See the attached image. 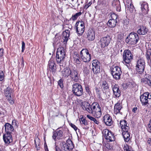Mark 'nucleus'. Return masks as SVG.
Wrapping results in <instances>:
<instances>
[{
  "label": "nucleus",
  "instance_id": "f257e3e1",
  "mask_svg": "<svg viewBox=\"0 0 151 151\" xmlns=\"http://www.w3.org/2000/svg\"><path fill=\"white\" fill-rule=\"evenodd\" d=\"M65 56V52L63 47H60L56 52V60L58 64L60 66H63L65 64L64 59Z\"/></svg>",
  "mask_w": 151,
  "mask_h": 151
},
{
  "label": "nucleus",
  "instance_id": "f03ea898",
  "mask_svg": "<svg viewBox=\"0 0 151 151\" xmlns=\"http://www.w3.org/2000/svg\"><path fill=\"white\" fill-rule=\"evenodd\" d=\"M140 98L142 105L151 107V93L145 92L140 95Z\"/></svg>",
  "mask_w": 151,
  "mask_h": 151
},
{
  "label": "nucleus",
  "instance_id": "7ed1b4c3",
  "mask_svg": "<svg viewBox=\"0 0 151 151\" xmlns=\"http://www.w3.org/2000/svg\"><path fill=\"white\" fill-rule=\"evenodd\" d=\"M139 40L138 34L134 32L131 33L126 39V43L130 45L136 44Z\"/></svg>",
  "mask_w": 151,
  "mask_h": 151
},
{
  "label": "nucleus",
  "instance_id": "20e7f679",
  "mask_svg": "<svg viewBox=\"0 0 151 151\" xmlns=\"http://www.w3.org/2000/svg\"><path fill=\"white\" fill-rule=\"evenodd\" d=\"M92 114L97 118H100L101 116V107L99 104L97 102H94L92 104Z\"/></svg>",
  "mask_w": 151,
  "mask_h": 151
},
{
  "label": "nucleus",
  "instance_id": "39448f33",
  "mask_svg": "<svg viewBox=\"0 0 151 151\" xmlns=\"http://www.w3.org/2000/svg\"><path fill=\"white\" fill-rule=\"evenodd\" d=\"M60 145L62 150L64 151H71L74 147L73 142L70 139H68L66 142H61Z\"/></svg>",
  "mask_w": 151,
  "mask_h": 151
},
{
  "label": "nucleus",
  "instance_id": "423d86ee",
  "mask_svg": "<svg viewBox=\"0 0 151 151\" xmlns=\"http://www.w3.org/2000/svg\"><path fill=\"white\" fill-rule=\"evenodd\" d=\"M81 59L84 62H89L91 59V55L89 51L86 49H82L80 52Z\"/></svg>",
  "mask_w": 151,
  "mask_h": 151
},
{
  "label": "nucleus",
  "instance_id": "0eeeda50",
  "mask_svg": "<svg viewBox=\"0 0 151 151\" xmlns=\"http://www.w3.org/2000/svg\"><path fill=\"white\" fill-rule=\"evenodd\" d=\"M72 91L75 95L77 96H80L83 93L82 86L77 83H74L72 85Z\"/></svg>",
  "mask_w": 151,
  "mask_h": 151
},
{
  "label": "nucleus",
  "instance_id": "6e6552de",
  "mask_svg": "<svg viewBox=\"0 0 151 151\" xmlns=\"http://www.w3.org/2000/svg\"><path fill=\"white\" fill-rule=\"evenodd\" d=\"M111 74L114 78L116 80L120 78V76L122 71L121 69L118 66H114L111 68Z\"/></svg>",
  "mask_w": 151,
  "mask_h": 151
},
{
  "label": "nucleus",
  "instance_id": "1a4fd4ad",
  "mask_svg": "<svg viewBox=\"0 0 151 151\" xmlns=\"http://www.w3.org/2000/svg\"><path fill=\"white\" fill-rule=\"evenodd\" d=\"M133 55L131 51L128 50H125L123 53V61L126 63L129 64L133 59Z\"/></svg>",
  "mask_w": 151,
  "mask_h": 151
},
{
  "label": "nucleus",
  "instance_id": "9d476101",
  "mask_svg": "<svg viewBox=\"0 0 151 151\" xmlns=\"http://www.w3.org/2000/svg\"><path fill=\"white\" fill-rule=\"evenodd\" d=\"M102 133L104 137L108 142L114 140V136L113 133L107 129H104L102 131Z\"/></svg>",
  "mask_w": 151,
  "mask_h": 151
},
{
  "label": "nucleus",
  "instance_id": "9b49d317",
  "mask_svg": "<svg viewBox=\"0 0 151 151\" xmlns=\"http://www.w3.org/2000/svg\"><path fill=\"white\" fill-rule=\"evenodd\" d=\"M145 66V63L144 59H140L138 60L136 65V69L139 73L141 74L144 72Z\"/></svg>",
  "mask_w": 151,
  "mask_h": 151
},
{
  "label": "nucleus",
  "instance_id": "f8f14e48",
  "mask_svg": "<svg viewBox=\"0 0 151 151\" xmlns=\"http://www.w3.org/2000/svg\"><path fill=\"white\" fill-rule=\"evenodd\" d=\"M100 63L98 60H95L92 61V70L94 74H96L100 72Z\"/></svg>",
  "mask_w": 151,
  "mask_h": 151
},
{
  "label": "nucleus",
  "instance_id": "ddd939ff",
  "mask_svg": "<svg viewBox=\"0 0 151 151\" xmlns=\"http://www.w3.org/2000/svg\"><path fill=\"white\" fill-rule=\"evenodd\" d=\"M76 27V32L78 36L82 35L84 31L85 27L84 24L83 22H80L76 23L77 24Z\"/></svg>",
  "mask_w": 151,
  "mask_h": 151
},
{
  "label": "nucleus",
  "instance_id": "4468645a",
  "mask_svg": "<svg viewBox=\"0 0 151 151\" xmlns=\"http://www.w3.org/2000/svg\"><path fill=\"white\" fill-rule=\"evenodd\" d=\"M111 40L109 36H107L105 37L102 38L100 41V43L101 47L104 48L107 46L109 44Z\"/></svg>",
  "mask_w": 151,
  "mask_h": 151
},
{
  "label": "nucleus",
  "instance_id": "2eb2a0df",
  "mask_svg": "<svg viewBox=\"0 0 151 151\" xmlns=\"http://www.w3.org/2000/svg\"><path fill=\"white\" fill-rule=\"evenodd\" d=\"M95 33L94 29H89L86 35V37L89 41H93L95 38Z\"/></svg>",
  "mask_w": 151,
  "mask_h": 151
},
{
  "label": "nucleus",
  "instance_id": "dca6fc26",
  "mask_svg": "<svg viewBox=\"0 0 151 151\" xmlns=\"http://www.w3.org/2000/svg\"><path fill=\"white\" fill-rule=\"evenodd\" d=\"M111 87L113 92L114 95L115 97H119L121 95V91L118 84H111Z\"/></svg>",
  "mask_w": 151,
  "mask_h": 151
},
{
  "label": "nucleus",
  "instance_id": "f3484780",
  "mask_svg": "<svg viewBox=\"0 0 151 151\" xmlns=\"http://www.w3.org/2000/svg\"><path fill=\"white\" fill-rule=\"evenodd\" d=\"M103 121L107 126H111L113 123L112 117L109 114H106L104 116Z\"/></svg>",
  "mask_w": 151,
  "mask_h": 151
},
{
  "label": "nucleus",
  "instance_id": "a211bd4d",
  "mask_svg": "<svg viewBox=\"0 0 151 151\" xmlns=\"http://www.w3.org/2000/svg\"><path fill=\"white\" fill-rule=\"evenodd\" d=\"M141 82L143 84L151 86V76L149 75H145L144 78L141 79Z\"/></svg>",
  "mask_w": 151,
  "mask_h": 151
},
{
  "label": "nucleus",
  "instance_id": "6ab92c4d",
  "mask_svg": "<svg viewBox=\"0 0 151 151\" xmlns=\"http://www.w3.org/2000/svg\"><path fill=\"white\" fill-rule=\"evenodd\" d=\"M61 73L62 78H66L70 74L71 70L69 68L66 67L63 70Z\"/></svg>",
  "mask_w": 151,
  "mask_h": 151
},
{
  "label": "nucleus",
  "instance_id": "aec40b11",
  "mask_svg": "<svg viewBox=\"0 0 151 151\" xmlns=\"http://www.w3.org/2000/svg\"><path fill=\"white\" fill-rule=\"evenodd\" d=\"M4 127L5 134H11L12 132L14 130L13 126L9 123H6L4 125Z\"/></svg>",
  "mask_w": 151,
  "mask_h": 151
},
{
  "label": "nucleus",
  "instance_id": "412c9836",
  "mask_svg": "<svg viewBox=\"0 0 151 151\" xmlns=\"http://www.w3.org/2000/svg\"><path fill=\"white\" fill-rule=\"evenodd\" d=\"M3 139L5 143L9 144L12 141L11 134H5L3 136Z\"/></svg>",
  "mask_w": 151,
  "mask_h": 151
},
{
  "label": "nucleus",
  "instance_id": "4be33fe9",
  "mask_svg": "<svg viewBox=\"0 0 151 151\" xmlns=\"http://www.w3.org/2000/svg\"><path fill=\"white\" fill-rule=\"evenodd\" d=\"M119 126L121 127L122 131L128 130L129 129V126L127 125V122L125 120H122L120 121Z\"/></svg>",
  "mask_w": 151,
  "mask_h": 151
},
{
  "label": "nucleus",
  "instance_id": "5701e85b",
  "mask_svg": "<svg viewBox=\"0 0 151 151\" xmlns=\"http://www.w3.org/2000/svg\"><path fill=\"white\" fill-rule=\"evenodd\" d=\"M48 67L51 69L52 73H55L56 71V65L54 61L51 60L49 61Z\"/></svg>",
  "mask_w": 151,
  "mask_h": 151
},
{
  "label": "nucleus",
  "instance_id": "b1692460",
  "mask_svg": "<svg viewBox=\"0 0 151 151\" xmlns=\"http://www.w3.org/2000/svg\"><path fill=\"white\" fill-rule=\"evenodd\" d=\"M62 35L63 42L65 44L67 42L70 36L69 31L68 30H66L63 32Z\"/></svg>",
  "mask_w": 151,
  "mask_h": 151
},
{
  "label": "nucleus",
  "instance_id": "393cba45",
  "mask_svg": "<svg viewBox=\"0 0 151 151\" xmlns=\"http://www.w3.org/2000/svg\"><path fill=\"white\" fill-rule=\"evenodd\" d=\"M122 135L124 141L126 142H129L130 139V134L128 132V130L122 131Z\"/></svg>",
  "mask_w": 151,
  "mask_h": 151
},
{
  "label": "nucleus",
  "instance_id": "a878e982",
  "mask_svg": "<svg viewBox=\"0 0 151 151\" xmlns=\"http://www.w3.org/2000/svg\"><path fill=\"white\" fill-rule=\"evenodd\" d=\"M122 104L120 102H118L116 104L114 107V114H117L120 113V111L122 109Z\"/></svg>",
  "mask_w": 151,
  "mask_h": 151
},
{
  "label": "nucleus",
  "instance_id": "bb28decb",
  "mask_svg": "<svg viewBox=\"0 0 151 151\" xmlns=\"http://www.w3.org/2000/svg\"><path fill=\"white\" fill-rule=\"evenodd\" d=\"M148 31V29L145 27L142 26L138 30L137 32L139 35H144L147 33Z\"/></svg>",
  "mask_w": 151,
  "mask_h": 151
},
{
  "label": "nucleus",
  "instance_id": "cd10ccee",
  "mask_svg": "<svg viewBox=\"0 0 151 151\" xmlns=\"http://www.w3.org/2000/svg\"><path fill=\"white\" fill-rule=\"evenodd\" d=\"M70 75L72 80L75 81H77L78 79V73L76 70L71 71V73Z\"/></svg>",
  "mask_w": 151,
  "mask_h": 151
},
{
  "label": "nucleus",
  "instance_id": "c85d7f7f",
  "mask_svg": "<svg viewBox=\"0 0 151 151\" xmlns=\"http://www.w3.org/2000/svg\"><path fill=\"white\" fill-rule=\"evenodd\" d=\"M112 5L113 9H120L121 6L119 0H114L112 1Z\"/></svg>",
  "mask_w": 151,
  "mask_h": 151
},
{
  "label": "nucleus",
  "instance_id": "c756f323",
  "mask_svg": "<svg viewBox=\"0 0 151 151\" xmlns=\"http://www.w3.org/2000/svg\"><path fill=\"white\" fill-rule=\"evenodd\" d=\"M117 22V20H114L110 19L108 21L107 24L109 27H114L116 26Z\"/></svg>",
  "mask_w": 151,
  "mask_h": 151
},
{
  "label": "nucleus",
  "instance_id": "7c9ffc66",
  "mask_svg": "<svg viewBox=\"0 0 151 151\" xmlns=\"http://www.w3.org/2000/svg\"><path fill=\"white\" fill-rule=\"evenodd\" d=\"M81 123L82 126L83 127V128L85 129H88L89 127L88 126V122L87 120L83 118H81Z\"/></svg>",
  "mask_w": 151,
  "mask_h": 151
},
{
  "label": "nucleus",
  "instance_id": "2f4dec72",
  "mask_svg": "<svg viewBox=\"0 0 151 151\" xmlns=\"http://www.w3.org/2000/svg\"><path fill=\"white\" fill-rule=\"evenodd\" d=\"M101 88L103 90H107L109 88V86L108 83L106 81H104L101 84Z\"/></svg>",
  "mask_w": 151,
  "mask_h": 151
},
{
  "label": "nucleus",
  "instance_id": "473e14b6",
  "mask_svg": "<svg viewBox=\"0 0 151 151\" xmlns=\"http://www.w3.org/2000/svg\"><path fill=\"white\" fill-rule=\"evenodd\" d=\"M12 91L11 88L9 87L4 90V94L6 97L11 96Z\"/></svg>",
  "mask_w": 151,
  "mask_h": 151
},
{
  "label": "nucleus",
  "instance_id": "72a5a7b5",
  "mask_svg": "<svg viewBox=\"0 0 151 151\" xmlns=\"http://www.w3.org/2000/svg\"><path fill=\"white\" fill-rule=\"evenodd\" d=\"M74 60L75 63L77 64H79L81 63V60L79 55L78 54H76L75 57L74 58Z\"/></svg>",
  "mask_w": 151,
  "mask_h": 151
},
{
  "label": "nucleus",
  "instance_id": "f704fd0d",
  "mask_svg": "<svg viewBox=\"0 0 151 151\" xmlns=\"http://www.w3.org/2000/svg\"><path fill=\"white\" fill-rule=\"evenodd\" d=\"M83 108L84 110L85 109V110L89 113L92 114V105L91 106L89 104L88 105H87L86 106H84V107H83Z\"/></svg>",
  "mask_w": 151,
  "mask_h": 151
},
{
  "label": "nucleus",
  "instance_id": "c9c22d12",
  "mask_svg": "<svg viewBox=\"0 0 151 151\" xmlns=\"http://www.w3.org/2000/svg\"><path fill=\"white\" fill-rule=\"evenodd\" d=\"M146 57L147 59L150 61V65H151V50H149L147 52L146 54Z\"/></svg>",
  "mask_w": 151,
  "mask_h": 151
},
{
  "label": "nucleus",
  "instance_id": "e433bc0d",
  "mask_svg": "<svg viewBox=\"0 0 151 151\" xmlns=\"http://www.w3.org/2000/svg\"><path fill=\"white\" fill-rule=\"evenodd\" d=\"M83 65V72L86 75H87L89 73L90 71L89 70L88 67V65L87 64H85V65L84 66L83 64H82Z\"/></svg>",
  "mask_w": 151,
  "mask_h": 151
},
{
  "label": "nucleus",
  "instance_id": "4c0bfd02",
  "mask_svg": "<svg viewBox=\"0 0 151 151\" xmlns=\"http://www.w3.org/2000/svg\"><path fill=\"white\" fill-rule=\"evenodd\" d=\"M35 141L36 148L37 150L39 149L40 147L39 146L40 145V140L39 139L37 138L35 139Z\"/></svg>",
  "mask_w": 151,
  "mask_h": 151
},
{
  "label": "nucleus",
  "instance_id": "58836bf2",
  "mask_svg": "<svg viewBox=\"0 0 151 151\" xmlns=\"http://www.w3.org/2000/svg\"><path fill=\"white\" fill-rule=\"evenodd\" d=\"M82 13L81 12H79L76 13L74 15H73L71 18V19L73 20H76L78 17L81 15Z\"/></svg>",
  "mask_w": 151,
  "mask_h": 151
},
{
  "label": "nucleus",
  "instance_id": "ea45409f",
  "mask_svg": "<svg viewBox=\"0 0 151 151\" xmlns=\"http://www.w3.org/2000/svg\"><path fill=\"white\" fill-rule=\"evenodd\" d=\"M123 148L124 151H133L131 147L126 144L124 145Z\"/></svg>",
  "mask_w": 151,
  "mask_h": 151
},
{
  "label": "nucleus",
  "instance_id": "a19ab883",
  "mask_svg": "<svg viewBox=\"0 0 151 151\" xmlns=\"http://www.w3.org/2000/svg\"><path fill=\"white\" fill-rule=\"evenodd\" d=\"M12 124L15 128H17L18 127V122L17 120L14 119L12 121Z\"/></svg>",
  "mask_w": 151,
  "mask_h": 151
},
{
  "label": "nucleus",
  "instance_id": "79ce46f5",
  "mask_svg": "<svg viewBox=\"0 0 151 151\" xmlns=\"http://www.w3.org/2000/svg\"><path fill=\"white\" fill-rule=\"evenodd\" d=\"M141 8L142 9H147L148 5L147 3H144L142 4Z\"/></svg>",
  "mask_w": 151,
  "mask_h": 151
},
{
  "label": "nucleus",
  "instance_id": "37998d69",
  "mask_svg": "<svg viewBox=\"0 0 151 151\" xmlns=\"http://www.w3.org/2000/svg\"><path fill=\"white\" fill-rule=\"evenodd\" d=\"M57 132L58 134V138H60L61 137H62L63 136V132L61 130H57L55 131Z\"/></svg>",
  "mask_w": 151,
  "mask_h": 151
},
{
  "label": "nucleus",
  "instance_id": "c03bdc74",
  "mask_svg": "<svg viewBox=\"0 0 151 151\" xmlns=\"http://www.w3.org/2000/svg\"><path fill=\"white\" fill-rule=\"evenodd\" d=\"M111 19L114 20H117V15L115 13H113L111 15Z\"/></svg>",
  "mask_w": 151,
  "mask_h": 151
},
{
  "label": "nucleus",
  "instance_id": "a18cd8bd",
  "mask_svg": "<svg viewBox=\"0 0 151 151\" xmlns=\"http://www.w3.org/2000/svg\"><path fill=\"white\" fill-rule=\"evenodd\" d=\"M52 138L55 140H56V138L59 139L58 138V134L56 132H54L53 133V135L52 136Z\"/></svg>",
  "mask_w": 151,
  "mask_h": 151
},
{
  "label": "nucleus",
  "instance_id": "49530a36",
  "mask_svg": "<svg viewBox=\"0 0 151 151\" xmlns=\"http://www.w3.org/2000/svg\"><path fill=\"white\" fill-rule=\"evenodd\" d=\"M147 129L148 132L151 133V118L150 120L149 123L147 125Z\"/></svg>",
  "mask_w": 151,
  "mask_h": 151
},
{
  "label": "nucleus",
  "instance_id": "de8ad7c7",
  "mask_svg": "<svg viewBox=\"0 0 151 151\" xmlns=\"http://www.w3.org/2000/svg\"><path fill=\"white\" fill-rule=\"evenodd\" d=\"M6 99L9 101V103L11 104H13L14 103V101L13 99L12 98L11 96H10L6 97Z\"/></svg>",
  "mask_w": 151,
  "mask_h": 151
},
{
  "label": "nucleus",
  "instance_id": "09e8293b",
  "mask_svg": "<svg viewBox=\"0 0 151 151\" xmlns=\"http://www.w3.org/2000/svg\"><path fill=\"white\" fill-rule=\"evenodd\" d=\"M4 72L2 71H0V81H2L4 79Z\"/></svg>",
  "mask_w": 151,
  "mask_h": 151
},
{
  "label": "nucleus",
  "instance_id": "8fccbe9b",
  "mask_svg": "<svg viewBox=\"0 0 151 151\" xmlns=\"http://www.w3.org/2000/svg\"><path fill=\"white\" fill-rule=\"evenodd\" d=\"M58 84L61 88H63V80L62 79H60L58 81Z\"/></svg>",
  "mask_w": 151,
  "mask_h": 151
},
{
  "label": "nucleus",
  "instance_id": "3c124183",
  "mask_svg": "<svg viewBox=\"0 0 151 151\" xmlns=\"http://www.w3.org/2000/svg\"><path fill=\"white\" fill-rule=\"evenodd\" d=\"M128 6V8L130 9H134V7L133 5V4L132 3H130L129 4L127 5Z\"/></svg>",
  "mask_w": 151,
  "mask_h": 151
},
{
  "label": "nucleus",
  "instance_id": "603ef678",
  "mask_svg": "<svg viewBox=\"0 0 151 151\" xmlns=\"http://www.w3.org/2000/svg\"><path fill=\"white\" fill-rule=\"evenodd\" d=\"M25 43L23 41H22V52H24V50L25 48Z\"/></svg>",
  "mask_w": 151,
  "mask_h": 151
},
{
  "label": "nucleus",
  "instance_id": "864d4df0",
  "mask_svg": "<svg viewBox=\"0 0 151 151\" xmlns=\"http://www.w3.org/2000/svg\"><path fill=\"white\" fill-rule=\"evenodd\" d=\"M70 125L71 126V127L73 128L75 131H76L77 130V129L78 128L74 124L71 123L70 124Z\"/></svg>",
  "mask_w": 151,
  "mask_h": 151
},
{
  "label": "nucleus",
  "instance_id": "5fc2aeb1",
  "mask_svg": "<svg viewBox=\"0 0 151 151\" xmlns=\"http://www.w3.org/2000/svg\"><path fill=\"white\" fill-rule=\"evenodd\" d=\"M91 2H89L88 3L85 4L84 6V9H87L91 4Z\"/></svg>",
  "mask_w": 151,
  "mask_h": 151
},
{
  "label": "nucleus",
  "instance_id": "6e6d98bb",
  "mask_svg": "<svg viewBox=\"0 0 151 151\" xmlns=\"http://www.w3.org/2000/svg\"><path fill=\"white\" fill-rule=\"evenodd\" d=\"M129 20L128 19H126L125 20H124L123 24H124V25H127L129 24Z\"/></svg>",
  "mask_w": 151,
  "mask_h": 151
},
{
  "label": "nucleus",
  "instance_id": "4d7b16f0",
  "mask_svg": "<svg viewBox=\"0 0 151 151\" xmlns=\"http://www.w3.org/2000/svg\"><path fill=\"white\" fill-rule=\"evenodd\" d=\"M86 116L88 119L92 121H93L95 119L94 117L90 116L89 115H87Z\"/></svg>",
  "mask_w": 151,
  "mask_h": 151
},
{
  "label": "nucleus",
  "instance_id": "13d9d810",
  "mask_svg": "<svg viewBox=\"0 0 151 151\" xmlns=\"http://www.w3.org/2000/svg\"><path fill=\"white\" fill-rule=\"evenodd\" d=\"M4 50L2 48L0 49V57L3 56V54Z\"/></svg>",
  "mask_w": 151,
  "mask_h": 151
},
{
  "label": "nucleus",
  "instance_id": "bf43d9fd",
  "mask_svg": "<svg viewBox=\"0 0 151 151\" xmlns=\"http://www.w3.org/2000/svg\"><path fill=\"white\" fill-rule=\"evenodd\" d=\"M93 121L94 122V123H95V124L98 125L99 124V121L96 119L95 118L93 120Z\"/></svg>",
  "mask_w": 151,
  "mask_h": 151
},
{
  "label": "nucleus",
  "instance_id": "052dcab7",
  "mask_svg": "<svg viewBox=\"0 0 151 151\" xmlns=\"http://www.w3.org/2000/svg\"><path fill=\"white\" fill-rule=\"evenodd\" d=\"M137 109V107H134L133 108L132 110V111L134 113H136V111Z\"/></svg>",
  "mask_w": 151,
  "mask_h": 151
},
{
  "label": "nucleus",
  "instance_id": "680f3d73",
  "mask_svg": "<svg viewBox=\"0 0 151 151\" xmlns=\"http://www.w3.org/2000/svg\"><path fill=\"white\" fill-rule=\"evenodd\" d=\"M55 151H62L60 148L57 146L55 147Z\"/></svg>",
  "mask_w": 151,
  "mask_h": 151
},
{
  "label": "nucleus",
  "instance_id": "e2e57ef3",
  "mask_svg": "<svg viewBox=\"0 0 151 151\" xmlns=\"http://www.w3.org/2000/svg\"><path fill=\"white\" fill-rule=\"evenodd\" d=\"M85 89H86V91L88 93L89 92V91H90L89 88L88 86H86V88H85Z\"/></svg>",
  "mask_w": 151,
  "mask_h": 151
},
{
  "label": "nucleus",
  "instance_id": "0e129e2a",
  "mask_svg": "<svg viewBox=\"0 0 151 151\" xmlns=\"http://www.w3.org/2000/svg\"><path fill=\"white\" fill-rule=\"evenodd\" d=\"M122 86L123 88L124 89H126L127 88V86L125 84H122Z\"/></svg>",
  "mask_w": 151,
  "mask_h": 151
},
{
  "label": "nucleus",
  "instance_id": "69168bd1",
  "mask_svg": "<svg viewBox=\"0 0 151 151\" xmlns=\"http://www.w3.org/2000/svg\"><path fill=\"white\" fill-rule=\"evenodd\" d=\"M147 142L151 145V138L148 139Z\"/></svg>",
  "mask_w": 151,
  "mask_h": 151
},
{
  "label": "nucleus",
  "instance_id": "338daca9",
  "mask_svg": "<svg viewBox=\"0 0 151 151\" xmlns=\"http://www.w3.org/2000/svg\"><path fill=\"white\" fill-rule=\"evenodd\" d=\"M21 65L22 66L24 67V62L23 59H22V61L21 63Z\"/></svg>",
  "mask_w": 151,
  "mask_h": 151
},
{
  "label": "nucleus",
  "instance_id": "774afa93",
  "mask_svg": "<svg viewBox=\"0 0 151 151\" xmlns=\"http://www.w3.org/2000/svg\"><path fill=\"white\" fill-rule=\"evenodd\" d=\"M101 23V24H102V23Z\"/></svg>",
  "mask_w": 151,
  "mask_h": 151
}]
</instances>
